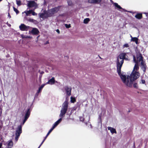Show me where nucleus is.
I'll return each instance as SVG.
<instances>
[{"mask_svg":"<svg viewBox=\"0 0 148 148\" xmlns=\"http://www.w3.org/2000/svg\"><path fill=\"white\" fill-rule=\"evenodd\" d=\"M139 69V66L137 64H135L132 72L130 75L126 77L125 75L122 74L120 72V74L119 75L125 85L129 87L132 86L134 81L138 79L140 75L138 71Z\"/></svg>","mask_w":148,"mask_h":148,"instance_id":"nucleus-1","label":"nucleus"},{"mask_svg":"<svg viewBox=\"0 0 148 148\" xmlns=\"http://www.w3.org/2000/svg\"><path fill=\"white\" fill-rule=\"evenodd\" d=\"M69 103L66 99L62 104L59 115L60 118L53 125L52 127L50 130L51 131L61 122L62 118L64 116L68 109Z\"/></svg>","mask_w":148,"mask_h":148,"instance_id":"nucleus-2","label":"nucleus"},{"mask_svg":"<svg viewBox=\"0 0 148 148\" xmlns=\"http://www.w3.org/2000/svg\"><path fill=\"white\" fill-rule=\"evenodd\" d=\"M30 112L31 111L30 108H28L25 111L24 119L23 122L21 123L20 125L18 126L15 131V140L16 142L18 141L21 134L22 132V126L24 124L26 121L29 117Z\"/></svg>","mask_w":148,"mask_h":148,"instance_id":"nucleus-3","label":"nucleus"},{"mask_svg":"<svg viewBox=\"0 0 148 148\" xmlns=\"http://www.w3.org/2000/svg\"><path fill=\"white\" fill-rule=\"evenodd\" d=\"M126 53H121L117 58L116 62L117 71L119 75L120 74L121 69L123 63L124 59H127L126 58Z\"/></svg>","mask_w":148,"mask_h":148,"instance_id":"nucleus-4","label":"nucleus"},{"mask_svg":"<svg viewBox=\"0 0 148 148\" xmlns=\"http://www.w3.org/2000/svg\"><path fill=\"white\" fill-rule=\"evenodd\" d=\"M60 6H58L48 10L49 14L50 17L56 13L59 10Z\"/></svg>","mask_w":148,"mask_h":148,"instance_id":"nucleus-5","label":"nucleus"},{"mask_svg":"<svg viewBox=\"0 0 148 148\" xmlns=\"http://www.w3.org/2000/svg\"><path fill=\"white\" fill-rule=\"evenodd\" d=\"M39 15L40 18L43 19L50 17L48 11H45L44 13H40L39 14Z\"/></svg>","mask_w":148,"mask_h":148,"instance_id":"nucleus-6","label":"nucleus"},{"mask_svg":"<svg viewBox=\"0 0 148 148\" xmlns=\"http://www.w3.org/2000/svg\"><path fill=\"white\" fill-rule=\"evenodd\" d=\"M20 29L22 31H27L30 29V27L29 26H26L23 24H22L19 26Z\"/></svg>","mask_w":148,"mask_h":148,"instance_id":"nucleus-7","label":"nucleus"},{"mask_svg":"<svg viewBox=\"0 0 148 148\" xmlns=\"http://www.w3.org/2000/svg\"><path fill=\"white\" fill-rule=\"evenodd\" d=\"M29 8H34L35 9L37 6L36 3L34 1H29L27 4Z\"/></svg>","mask_w":148,"mask_h":148,"instance_id":"nucleus-8","label":"nucleus"},{"mask_svg":"<svg viewBox=\"0 0 148 148\" xmlns=\"http://www.w3.org/2000/svg\"><path fill=\"white\" fill-rule=\"evenodd\" d=\"M134 62L135 63V64H137L138 65V64L140 62H141L142 61H144L143 60V57L141 55H140L137 58V60L136 61L134 56L133 58Z\"/></svg>","mask_w":148,"mask_h":148,"instance_id":"nucleus-9","label":"nucleus"},{"mask_svg":"<svg viewBox=\"0 0 148 148\" xmlns=\"http://www.w3.org/2000/svg\"><path fill=\"white\" fill-rule=\"evenodd\" d=\"M113 4L116 7V8L118 10H119V9H121L122 10H120V11H121V12H127V11L122 8L117 3H113Z\"/></svg>","mask_w":148,"mask_h":148,"instance_id":"nucleus-10","label":"nucleus"},{"mask_svg":"<svg viewBox=\"0 0 148 148\" xmlns=\"http://www.w3.org/2000/svg\"><path fill=\"white\" fill-rule=\"evenodd\" d=\"M65 90L66 91V94L68 96L71 95V87L66 86L65 87Z\"/></svg>","mask_w":148,"mask_h":148,"instance_id":"nucleus-11","label":"nucleus"},{"mask_svg":"<svg viewBox=\"0 0 148 148\" xmlns=\"http://www.w3.org/2000/svg\"><path fill=\"white\" fill-rule=\"evenodd\" d=\"M140 64L141 69L144 72H145L146 69V66L145 64V62L142 61L141 62Z\"/></svg>","mask_w":148,"mask_h":148,"instance_id":"nucleus-12","label":"nucleus"},{"mask_svg":"<svg viewBox=\"0 0 148 148\" xmlns=\"http://www.w3.org/2000/svg\"><path fill=\"white\" fill-rule=\"evenodd\" d=\"M102 0H88V2L90 3L98 4Z\"/></svg>","mask_w":148,"mask_h":148,"instance_id":"nucleus-13","label":"nucleus"},{"mask_svg":"<svg viewBox=\"0 0 148 148\" xmlns=\"http://www.w3.org/2000/svg\"><path fill=\"white\" fill-rule=\"evenodd\" d=\"M55 82V81L54 78V77H53L48 81V82H47V84H49L51 85H53L54 84ZM56 82H57L56 81Z\"/></svg>","mask_w":148,"mask_h":148,"instance_id":"nucleus-14","label":"nucleus"},{"mask_svg":"<svg viewBox=\"0 0 148 148\" xmlns=\"http://www.w3.org/2000/svg\"><path fill=\"white\" fill-rule=\"evenodd\" d=\"M108 130H110L112 134L114 133L116 134V132L115 129L110 127H108Z\"/></svg>","mask_w":148,"mask_h":148,"instance_id":"nucleus-15","label":"nucleus"},{"mask_svg":"<svg viewBox=\"0 0 148 148\" xmlns=\"http://www.w3.org/2000/svg\"><path fill=\"white\" fill-rule=\"evenodd\" d=\"M39 32L38 29L33 28L32 31V33L33 34H37Z\"/></svg>","mask_w":148,"mask_h":148,"instance_id":"nucleus-16","label":"nucleus"},{"mask_svg":"<svg viewBox=\"0 0 148 148\" xmlns=\"http://www.w3.org/2000/svg\"><path fill=\"white\" fill-rule=\"evenodd\" d=\"M13 143L12 140H10L8 142V148H11L13 146Z\"/></svg>","mask_w":148,"mask_h":148,"instance_id":"nucleus-17","label":"nucleus"},{"mask_svg":"<svg viewBox=\"0 0 148 148\" xmlns=\"http://www.w3.org/2000/svg\"><path fill=\"white\" fill-rule=\"evenodd\" d=\"M135 17L138 19H140L142 18V15L141 13L137 14L135 16Z\"/></svg>","mask_w":148,"mask_h":148,"instance_id":"nucleus-18","label":"nucleus"},{"mask_svg":"<svg viewBox=\"0 0 148 148\" xmlns=\"http://www.w3.org/2000/svg\"><path fill=\"white\" fill-rule=\"evenodd\" d=\"M52 131H51V130H50L48 132V133H47V134L46 136L45 137L44 139L42 141V142L41 143V144H40V146H41V145H42V144H43V142H44V141H45V139H46V138H47V137L48 136L49 134L51 133V132Z\"/></svg>","mask_w":148,"mask_h":148,"instance_id":"nucleus-19","label":"nucleus"},{"mask_svg":"<svg viewBox=\"0 0 148 148\" xmlns=\"http://www.w3.org/2000/svg\"><path fill=\"white\" fill-rule=\"evenodd\" d=\"M138 38L136 37L132 38L131 39V41L133 42H135L137 44H138Z\"/></svg>","mask_w":148,"mask_h":148,"instance_id":"nucleus-20","label":"nucleus"},{"mask_svg":"<svg viewBox=\"0 0 148 148\" xmlns=\"http://www.w3.org/2000/svg\"><path fill=\"white\" fill-rule=\"evenodd\" d=\"M32 10H30L29 11H24V13L26 14L27 16H29V14H31Z\"/></svg>","mask_w":148,"mask_h":148,"instance_id":"nucleus-21","label":"nucleus"},{"mask_svg":"<svg viewBox=\"0 0 148 148\" xmlns=\"http://www.w3.org/2000/svg\"><path fill=\"white\" fill-rule=\"evenodd\" d=\"M45 85V84H43L42 85H41V86L39 87L38 90V92L40 93V92L41 90L44 87Z\"/></svg>","mask_w":148,"mask_h":148,"instance_id":"nucleus-22","label":"nucleus"},{"mask_svg":"<svg viewBox=\"0 0 148 148\" xmlns=\"http://www.w3.org/2000/svg\"><path fill=\"white\" fill-rule=\"evenodd\" d=\"M21 36L22 38H32V37L30 36H27L24 35L23 34L21 35Z\"/></svg>","mask_w":148,"mask_h":148,"instance_id":"nucleus-23","label":"nucleus"},{"mask_svg":"<svg viewBox=\"0 0 148 148\" xmlns=\"http://www.w3.org/2000/svg\"><path fill=\"white\" fill-rule=\"evenodd\" d=\"M27 21L30 22L32 23H35L36 22V21L32 18H29L27 19Z\"/></svg>","mask_w":148,"mask_h":148,"instance_id":"nucleus-24","label":"nucleus"},{"mask_svg":"<svg viewBox=\"0 0 148 148\" xmlns=\"http://www.w3.org/2000/svg\"><path fill=\"white\" fill-rule=\"evenodd\" d=\"M90 21V19L89 18H87L84 19V23L85 24L87 23Z\"/></svg>","mask_w":148,"mask_h":148,"instance_id":"nucleus-25","label":"nucleus"},{"mask_svg":"<svg viewBox=\"0 0 148 148\" xmlns=\"http://www.w3.org/2000/svg\"><path fill=\"white\" fill-rule=\"evenodd\" d=\"M76 100L75 98L71 97V102L72 103H74L75 101Z\"/></svg>","mask_w":148,"mask_h":148,"instance_id":"nucleus-26","label":"nucleus"},{"mask_svg":"<svg viewBox=\"0 0 148 148\" xmlns=\"http://www.w3.org/2000/svg\"><path fill=\"white\" fill-rule=\"evenodd\" d=\"M16 4L18 6H20L21 5V2L20 0H16Z\"/></svg>","mask_w":148,"mask_h":148,"instance_id":"nucleus-27","label":"nucleus"},{"mask_svg":"<svg viewBox=\"0 0 148 148\" xmlns=\"http://www.w3.org/2000/svg\"><path fill=\"white\" fill-rule=\"evenodd\" d=\"M31 14L33 16H36L37 15V14L33 11L32 10Z\"/></svg>","mask_w":148,"mask_h":148,"instance_id":"nucleus-28","label":"nucleus"},{"mask_svg":"<svg viewBox=\"0 0 148 148\" xmlns=\"http://www.w3.org/2000/svg\"><path fill=\"white\" fill-rule=\"evenodd\" d=\"M13 9L14 11L16 12L17 14L18 13V11L17 9L16 8L14 7H13Z\"/></svg>","mask_w":148,"mask_h":148,"instance_id":"nucleus-29","label":"nucleus"},{"mask_svg":"<svg viewBox=\"0 0 148 148\" xmlns=\"http://www.w3.org/2000/svg\"><path fill=\"white\" fill-rule=\"evenodd\" d=\"M65 26L67 28H69L71 27L70 24L68 25L67 24H65Z\"/></svg>","mask_w":148,"mask_h":148,"instance_id":"nucleus-30","label":"nucleus"},{"mask_svg":"<svg viewBox=\"0 0 148 148\" xmlns=\"http://www.w3.org/2000/svg\"><path fill=\"white\" fill-rule=\"evenodd\" d=\"M133 86L134 87L137 88L138 87V85L136 83H134L133 84Z\"/></svg>","mask_w":148,"mask_h":148,"instance_id":"nucleus-31","label":"nucleus"},{"mask_svg":"<svg viewBox=\"0 0 148 148\" xmlns=\"http://www.w3.org/2000/svg\"><path fill=\"white\" fill-rule=\"evenodd\" d=\"M129 47L128 44L127 43L123 45V47Z\"/></svg>","mask_w":148,"mask_h":148,"instance_id":"nucleus-32","label":"nucleus"},{"mask_svg":"<svg viewBox=\"0 0 148 148\" xmlns=\"http://www.w3.org/2000/svg\"><path fill=\"white\" fill-rule=\"evenodd\" d=\"M79 119L81 121H83L84 120V118L83 117L81 116L79 117Z\"/></svg>","mask_w":148,"mask_h":148,"instance_id":"nucleus-33","label":"nucleus"},{"mask_svg":"<svg viewBox=\"0 0 148 148\" xmlns=\"http://www.w3.org/2000/svg\"><path fill=\"white\" fill-rule=\"evenodd\" d=\"M140 83L142 84H145V80L142 79L141 80V82H140Z\"/></svg>","mask_w":148,"mask_h":148,"instance_id":"nucleus-34","label":"nucleus"},{"mask_svg":"<svg viewBox=\"0 0 148 148\" xmlns=\"http://www.w3.org/2000/svg\"><path fill=\"white\" fill-rule=\"evenodd\" d=\"M68 5H71L72 4V2L71 1H68Z\"/></svg>","mask_w":148,"mask_h":148,"instance_id":"nucleus-35","label":"nucleus"},{"mask_svg":"<svg viewBox=\"0 0 148 148\" xmlns=\"http://www.w3.org/2000/svg\"><path fill=\"white\" fill-rule=\"evenodd\" d=\"M38 93V91H37V92L35 94V97H37L38 95V93Z\"/></svg>","mask_w":148,"mask_h":148,"instance_id":"nucleus-36","label":"nucleus"},{"mask_svg":"<svg viewBox=\"0 0 148 148\" xmlns=\"http://www.w3.org/2000/svg\"><path fill=\"white\" fill-rule=\"evenodd\" d=\"M88 127H89L91 129H92V126L91 125V124H90L88 126Z\"/></svg>","mask_w":148,"mask_h":148,"instance_id":"nucleus-37","label":"nucleus"},{"mask_svg":"<svg viewBox=\"0 0 148 148\" xmlns=\"http://www.w3.org/2000/svg\"><path fill=\"white\" fill-rule=\"evenodd\" d=\"M8 17H9V18H11V16L10 14L8 13Z\"/></svg>","mask_w":148,"mask_h":148,"instance_id":"nucleus-38","label":"nucleus"},{"mask_svg":"<svg viewBox=\"0 0 148 148\" xmlns=\"http://www.w3.org/2000/svg\"><path fill=\"white\" fill-rule=\"evenodd\" d=\"M56 32L58 33H60V31H59V29H57L56 30Z\"/></svg>","mask_w":148,"mask_h":148,"instance_id":"nucleus-39","label":"nucleus"},{"mask_svg":"<svg viewBox=\"0 0 148 148\" xmlns=\"http://www.w3.org/2000/svg\"><path fill=\"white\" fill-rule=\"evenodd\" d=\"M1 146H2V144H0V148H1Z\"/></svg>","mask_w":148,"mask_h":148,"instance_id":"nucleus-40","label":"nucleus"},{"mask_svg":"<svg viewBox=\"0 0 148 148\" xmlns=\"http://www.w3.org/2000/svg\"><path fill=\"white\" fill-rule=\"evenodd\" d=\"M111 2H112V3H114L113 2V1H112V0H110Z\"/></svg>","mask_w":148,"mask_h":148,"instance_id":"nucleus-41","label":"nucleus"},{"mask_svg":"<svg viewBox=\"0 0 148 148\" xmlns=\"http://www.w3.org/2000/svg\"><path fill=\"white\" fill-rule=\"evenodd\" d=\"M130 37H131V38H133L131 35H130Z\"/></svg>","mask_w":148,"mask_h":148,"instance_id":"nucleus-42","label":"nucleus"},{"mask_svg":"<svg viewBox=\"0 0 148 148\" xmlns=\"http://www.w3.org/2000/svg\"><path fill=\"white\" fill-rule=\"evenodd\" d=\"M41 146H40V145L39 146V147H38V148H39Z\"/></svg>","mask_w":148,"mask_h":148,"instance_id":"nucleus-43","label":"nucleus"},{"mask_svg":"<svg viewBox=\"0 0 148 148\" xmlns=\"http://www.w3.org/2000/svg\"><path fill=\"white\" fill-rule=\"evenodd\" d=\"M2 1V0H0V2L1 1Z\"/></svg>","mask_w":148,"mask_h":148,"instance_id":"nucleus-44","label":"nucleus"},{"mask_svg":"<svg viewBox=\"0 0 148 148\" xmlns=\"http://www.w3.org/2000/svg\"><path fill=\"white\" fill-rule=\"evenodd\" d=\"M1 125L0 124V127H1Z\"/></svg>","mask_w":148,"mask_h":148,"instance_id":"nucleus-45","label":"nucleus"},{"mask_svg":"<svg viewBox=\"0 0 148 148\" xmlns=\"http://www.w3.org/2000/svg\"><path fill=\"white\" fill-rule=\"evenodd\" d=\"M38 37H39L38 36L37 37V38H38Z\"/></svg>","mask_w":148,"mask_h":148,"instance_id":"nucleus-46","label":"nucleus"}]
</instances>
